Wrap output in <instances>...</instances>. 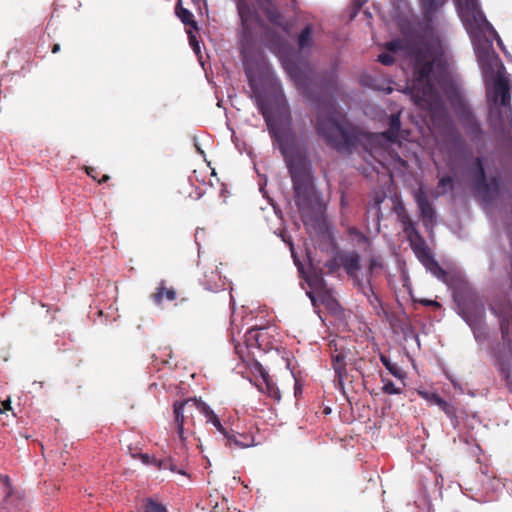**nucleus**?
I'll return each instance as SVG.
<instances>
[{"mask_svg":"<svg viewBox=\"0 0 512 512\" xmlns=\"http://www.w3.org/2000/svg\"><path fill=\"white\" fill-rule=\"evenodd\" d=\"M459 16L470 36L479 67L486 82L489 119L495 128L506 121L512 126L511 88L505 67L494 51L493 39L499 47L503 42L479 8L478 0H455Z\"/></svg>","mask_w":512,"mask_h":512,"instance_id":"1","label":"nucleus"},{"mask_svg":"<svg viewBox=\"0 0 512 512\" xmlns=\"http://www.w3.org/2000/svg\"><path fill=\"white\" fill-rule=\"evenodd\" d=\"M388 52L378 56L383 65H391L396 54L408 59L412 77L407 91L416 106L430 113L433 125L448 123L447 113L436 85L443 88L447 80V61L438 39L407 42L396 39L386 44Z\"/></svg>","mask_w":512,"mask_h":512,"instance_id":"2","label":"nucleus"},{"mask_svg":"<svg viewBox=\"0 0 512 512\" xmlns=\"http://www.w3.org/2000/svg\"><path fill=\"white\" fill-rule=\"evenodd\" d=\"M260 110L285 158L293 182L296 204L303 222L308 224L310 220L321 216L323 202L313 185L306 159L293 147L289 105L280 95L273 101L261 103Z\"/></svg>","mask_w":512,"mask_h":512,"instance_id":"3","label":"nucleus"},{"mask_svg":"<svg viewBox=\"0 0 512 512\" xmlns=\"http://www.w3.org/2000/svg\"><path fill=\"white\" fill-rule=\"evenodd\" d=\"M315 128L329 145L338 150H346L354 143L353 128L332 104L317 108Z\"/></svg>","mask_w":512,"mask_h":512,"instance_id":"4","label":"nucleus"},{"mask_svg":"<svg viewBox=\"0 0 512 512\" xmlns=\"http://www.w3.org/2000/svg\"><path fill=\"white\" fill-rule=\"evenodd\" d=\"M200 405H208L201 399L189 398L184 401H178L174 403V421L177 428V434L184 444V427L188 428L195 425L194 413L198 412L201 414Z\"/></svg>","mask_w":512,"mask_h":512,"instance_id":"5","label":"nucleus"},{"mask_svg":"<svg viewBox=\"0 0 512 512\" xmlns=\"http://www.w3.org/2000/svg\"><path fill=\"white\" fill-rule=\"evenodd\" d=\"M237 9L241 20V35L239 39L241 51L246 53L253 34L256 28L261 25V21L256 11L250 8L244 0H237Z\"/></svg>","mask_w":512,"mask_h":512,"instance_id":"6","label":"nucleus"},{"mask_svg":"<svg viewBox=\"0 0 512 512\" xmlns=\"http://www.w3.org/2000/svg\"><path fill=\"white\" fill-rule=\"evenodd\" d=\"M198 407L201 409V414L205 417L206 423L211 424L217 432L227 439V445H238L241 448H250L255 445L253 442L238 439L232 430L222 424L218 415L209 405H200Z\"/></svg>","mask_w":512,"mask_h":512,"instance_id":"7","label":"nucleus"},{"mask_svg":"<svg viewBox=\"0 0 512 512\" xmlns=\"http://www.w3.org/2000/svg\"><path fill=\"white\" fill-rule=\"evenodd\" d=\"M474 185L477 194L484 201L493 198L494 194L498 193L500 187L497 178H492L489 183L486 181L483 163L480 158H477L475 161Z\"/></svg>","mask_w":512,"mask_h":512,"instance_id":"8","label":"nucleus"},{"mask_svg":"<svg viewBox=\"0 0 512 512\" xmlns=\"http://www.w3.org/2000/svg\"><path fill=\"white\" fill-rule=\"evenodd\" d=\"M402 113V109H396L390 115L385 117L386 123L388 125V130L382 132L380 134H373L370 136L371 142H378L380 139H385L388 142H396L400 139H406V135L404 130H401L400 123V115Z\"/></svg>","mask_w":512,"mask_h":512,"instance_id":"9","label":"nucleus"},{"mask_svg":"<svg viewBox=\"0 0 512 512\" xmlns=\"http://www.w3.org/2000/svg\"><path fill=\"white\" fill-rule=\"evenodd\" d=\"M460 315L474 331L476 338L479 337L477 329L481 326L484 318V306L479 301H470L460 306Z\"/></svg>","mask_w":512,"mask_h":512,"instance_id":"10","label":"nucleus"},{"mask_svg":"<svg viewBox=\"0 0 512 512\" xmlns=\"http://www.w3.org/2000/svg\"><path fill=\"white\" fill-rule=\"evenodd\" d=\"M129 452L132 458L139 459L142 464L146 466H154L159 470L169 469L172 472L186 475V471L183 468H178L170 457L167 459H158L154 455L141 452V450H129Z\"/></svg>","mask_w":512,"mask_h":512,"instance_id":"11","label":"nucleus"},{"mask_svg":"<svg viewBox=\"0 0 512 512\" xmlns=\"http://www.w3.org/2000/svg\"><path fill=\"white\" fill-rule=\"evenodd\" d=\"M414 199L420 211V215L423 219V223L426 227L432 226L434 223L435 213L434 209L429 202L427 195L422 187H420L414 193Z\"/></svg>","mask_w":512,"mask_h":512,"instance_id":"12","label":"nucleus"},{"mask_svg":"<svg viewBox=\"0 0 512 512\" xmlns=\"http://www.w3.org/2000/svg\"><path fill=\"white\" fill-rule=\"evenodd\" d=\"M284 65L295 85L303 90H306L310 82V69L307 67L301 68L288 62H285Z\"/></svg>","mask_w":512,"mask_h":512,"instance_id":"13","label":"nucleus"},{"mask_svg":"<svg viewBox=\"0 0 512 512\" xmlns=\"http://www.w3.org/2000/svg\"><path fill=\"white\" fill-rule=\"evenodd\" d=\"M453 106H454L455 112L458 115V117L460 118L462 124L465 127L470 128L473 132L477 131L478 125L474 119V116L472 115L467 104L464 102V100L458 94H456L455 101L453 102Z\"/></svg>","mask_w":512,"mask_h":512,"instance_id":"14","label":"nucleus"},{"mask_svg":"<svg viewBox=\"0 0 512 512\" xmlns=\"http://www.w3.org/2000/svg\"><path fill=\"white\" fill-rule=\"evenodd\" d=\"M342 264L347 273L352 276L358 285L360 282L357 278V272L360 269V256L358 253L351 252L343 256Z\"/></svg>","mask_w":512,"mask_h":512,"instance_id":"15","label":"nucleus"},{"mask_svg":"<svg viewBox=\"0 0 512 512\" xmlns=\"http://www.w3.org/2000/svg\"><path fill=\"white\" fill-rule=\"evenodd\" d=\"M410 246L418 258V260L425 265L427 262H431V259L433 258L430 254L429 248L426 245L425 241L422 237L412 240L410 242Z\"/></svg>","mask_w":512,"mask_h":512,"instance_id":"16","label":"nucleus"},{"mask_svg":"<svg viewBox=\"0 0 512 512\" xmlns=\"http://www.w3.org/2000/svg\"><path fill=\"white\" fill-rule=\"evenodd\" d=\"M258 388L261 392L267 394L274 400L279 401L281 399L279 389L275 386L266 372H261V382L258 384Z\"/></svg>","mask_w":512,"mask_h":512,"instance_id":"17","label":"nucleus"},{"mask_svg":"<svg viewBox=\"0 0 512 512\" xmlns=\"http://www.w3.org/2000/svg\"><path fill=\"white\" fill-rule=\"evenodd\" d=\"M256 2L271 23L277 26H282L281 16L271 0H256Z\"/></svg>","mask_w":512,"mask_h":512,"instance_id":"18","label":"nucleus"},{"mask_svg":"<svg viewBox=\"0 0 512 512\" xmlns=\"http://www.w3.org/2000/svg\"><path fill=\"white\" fill-rule=\"evenodd\" d=\"M415 504L418 508H422L427 512H432L433 507L431 503V498L425 484L424 478L419 479V496L418 499L415 500Z\"/></svg>","mask_w":512,"mask_h":512,"instance_id":"19","label":"nucleus"},{"mask_svg":"<svg viewBox=\"0 0 512 512\" xmlns=\"http://www.w3.org/2000/svg\"><path fill=\"white\" fill-rule=\"evenodd\" d=\"M447 0H420L425 16L429 19L440 11Z\"/></svg>","mask_w":512,"mask_h":512,"instance_id":"20","label":"nucleus"},{"mask_svg":"<svg viewBox=\"0 0 512 512\" xmlns=\"http://www.w3.org/2000/svg\"><path fill=\"white\" fill-rule=\"evenodd\" d=\"M333 368L338 376L339 382L342 383L346 375V355L344 353L333 356Z\"/></svg>","mask_w":512,"mask_h":512,"instance_id":"21","label":"nucleus"},{"mask_svg":"<svg viewBox=\"0 0 512 512\" xmlns=\"http://www.w3.org/2000/svg\"><path fill=\"white\" fill-rule=\"evenodd\" d=\"M312 26L307 25L300 33L298 37V46L301 50H305L312 45Z\"/></svg>","mask_w":512,"mask_h":512,"instance_id":"22","label":"nucleus"},{"mask_svg":"<svg viewBox=\"0 0 512 512\" xmlns=\"http://www.w3.org/2000/svg\"><path fill=\"white\" fill-rule=\"evenodd\" d=\"M143 512H168L164 504L148 497L143 502Z\"/></svg>","mask_w":512,"mask_h":512,"instance_id":"23","label":"nucleus"},{"mask_svg":"<svg viewBox=\"0 0 512 512\" xmlns=\"http://www.w3.org/2000/svg\"><path fill=\"white\" fill-rule=\"evenodd\" d=\"M402 222H403V231L406 234L409 242L421 237L420 234L418 233L414 223L408 217H405Z\"/></svg>","mask_w":512,"mask_h":512,"instance_id":"24","label":"nucleus"},{"mask_svg":"<svg viewBox=\"0 0 512 512\" xmlns=\"http://www.w3.org/2000/svg\"><path fill=\"white\" fill-rule=\"evenodd\" d=\"M176 14L185 25H191L194 29H196V23L193 20V14L188 9L179 6L176 8Z\"/></svg>","mask_w":512,"mask_h":512,"instance_id":"25","label":"nucleus"},{"mask_svg":"<svg viewBox=\"0 0 512 512\" xmlns=\"http://www.w3.org/2000/svg\"><path fill=\"white\" fill-rule=\"evenodd\" d=\"M427 270H429L435 277L444 281L446 277V272L438 265V263L431 259V262H427L425 265Z\"/></svg>","mask_w":512,"mask_h":512,"instance_id":"26","label":"nucleus"},{"mask_svg":"<svg viewBox=\"0 0 512 512\" xmlns=\"http://www.w3.org/2000/svg\"><path fill=\"white\" fill-rule=\"evenodd\" d=\"M164 298L170 301L174 300L176 298L175 291L173 289L160 287L158 292L155 294V301L160 303Z\"/></svg>","mask_w":512,"mask_h":512,"instance_id":"27","label":"nucleus"},{"mask_svg":"<svg viewBox=\"0 0 512 512\" xmlns=\"http://www.w3.org/2000/svg\"><path fill=\"white\" fill-rule=\"evenodd\" d=\"M381 362L391 374L397 378H402L401 370L395 364H392L386 357L381 356Z\"/></svg>","mask_w":512,"mask_h":512,"instance_id":"28","label":"nucleus"},{"mask_svg":"<svg viewBox=\"0 0 512 512\" xmlns=\"http://www.w3.org/2000/svg\"><path fill=\"white\" fill-rule=\"evenodd\" d=\"M383 391L390 395L401 393V389L399 387H397L392 381L386 379H383Z\"/></svg>","mask_w":512,"mask_h":512,"instance_id":"29","label":"nucleus"},{"mask_svg":"<svg viewBox=\"0 0 512 512\" xmlns=\"http://www.w3.org/2000/svg\"><path fill=\"white\" fill-rule=\"evenodd\" d=\"M419 395L427 400L430 404L437 405V402L441 403V397L437 393H429L426 391H419Z\"/></svg>","mask_w":512,"mask_h":512,"instance_id":"30","label":"nucleus"},{"mask_svg":"<svg viewBox=\"0 0 512 512\" xmlns=\"http://www.w3.org/2000/svg\"><path fill=\"white\" fill-rule=\"evenodd\" d=\"M384 149L381 147H373L370 151L371 156H373L375 159H377L381 164L384 165V161L386 160L384 156Z\"/></svg>","mask_w":512,"mask_h":512,"instance_id":"31","label":"nucleus"},{"mask_svg":"<svg viewBox=\"0 0 512 512\" xmlns=\"http://www.w3.org/2000/svg\"><path fill=\"white\" fill-rule=\"evenodd\" d=\"M453 180L451 177L446 176L442 177L439 180L438 188L441 190V193H445L447 190H449L452 187Z\"/></svg>","mask_w":512,"mask_h":512,"instance_id":"32","label":"nucleus"},{"mask_svg":"<svg viewBox=\"0 0 512 512\" xmlns=\"http://www.w3.org/2000/svg\"><path fill=\"white\" fill-rule=\"evenodd\" d=\"M188 35H189V43L192 46L193 50L195 51V53H199L200 45H199V42L197 41L195 35L192 34L191 30L188 31Z\"/></svg>","mask_w":512,"mask_h":512,"instance_id":"33","label":"nucleus"},{"mask_svg":"<svg viewBox=\"0 0 512 512\" xmlns=\"http://www.w3.org/2000/svg\"><path fill=\"white\" fill-rule=\"evenodd\" d=\"M359 286L361 287L362 292H363L364 295H366L368 298L373 297L374 299L377 300V297L374 294V292L372 291V288H371L369 283H367L366 285H361L360 284ZM369 302H372V299H369Z\"/></svg>","mask_w":512,"mask_h":512,"instance_id":"34","label":"nucleus"},{"mask_svg":"<svg viewBox=\"0 0 512 512\" xmlns=\"http://www.w3.org/2000/svg\"><path fill=\"white\" fill-rule=\"evenodd\" d=\"M501 331H502V335L505 339H507L508 341H510V337H509V321L508 320H502L501 321Z\"/></svg>","mask_w":512,"mask_h":512,"instance_id":"35","label":"nucleus"},{"mask_svg":"<svg viewBox=\"0 0 512 512\" xmlns=\"http://www.w3.org/2000/svg\"><path fill=\"white\" fill-rule=\"evenodd\" d=\"M371 81L372 80H370V79H365V80H363V84L367 85V86H369V87H371L373 89H376V90H383L387 94L392 92V88L391 87H387L386 89H384V88H381L380 86H377V85H374V84L370 83Z\"/></svg>","mask_w":512,"mask_h":512,"instance_id":"36","label":"nucleus"},{"mask_svg":"<svg viewBox=\"0 0 512 512\" xmlns=\"http://www.w3.org/2000/svg\"><path fill=\"white\" fill-rule=\"evenodd\" d=\"M381 267V264L379 263V261L376 259V258H372L370 260V263H369V270L370 272L372 273L374 270H376L377 268H380Z\"/></svg>","mask_w":512,"mask_h":512,"instance_id":"37","label":"nucleus"},{"mask_svg":"<svg viewBox=\"0 0 512 512\" xmlns=\"http://www.w3.org/2000/svg\"><path fill=\"white\" fill-rule=\"evenodd\" d=\"M0 481L3 483V485L7 488H11V481H10V478L9 476L7 475H1L0 474Z\"/></svg>","mask_w":512,"mask_h":512,"instance_id":"38","label":"nucleus"},{"mask_svg":"<svg viewBox=\"0 0 512 512\" xmlns=\"http://www.w3.org/2000/svg\"><path fill=\"white\" fill-rule=\"evenodd\" d=\"M485 450L483 449H480L478 450V453L475 455L476 457V462H478L479 464H482L483 463V459H485V453H484Z\"/></svg>","mask_w":512,"mask_h":512,"instance_id":"39","label":"nucleus"},{"mask_svg":"<svg viewBox=\"0 0 512 512\" xmlns=\"http://www.w3.org/2000/svg\"><path fill=\"white\" fill-rule=\"evenodd\" d=\"M437 406H439L445 413L449 412V404L441 398V403L437 402Z\"/></svg>","mask_w":512,"mask_h":512,"instance_id":"40","label":"nucleus"},{"mask_svg":"<svg viewBox=\"0 0 512 512\" xmlns=\"http://www.w3.org/2000/svg\"><path fill=\"white\" fill-rule=\"evenodd\" d=\"M86 172L89 176H91L92 178L96 179V174H97V171L96 169L94 168H91V167H87L86 168Z\"/></svg>","mask_w":512,"mask_h":512,"instance_id":"41","label":"nucleus"},{"mask_svg":"<svg viewBox=\"0 0 512 512\" xmlns=\"http://www.w3.org/2000/svg\"><path fill=\"white\" fill-rule=\"evenodd\" d=\"M442 485H443V477H442V475L436 476V478H435V486H439L441 488Z\"/></svg>","mask_w":512,"mask_h":512,"instance_id":"42","label":"nucleus"},{"mask_svg":"<svg viewBox=\"0 0 512 512\" xmlns=\"http://www.w3.org/2000/svg\"><path fill=\"white\" fill-rule=\"evenodd\" d=\"M423 303H424L425 305H435V306H440L438 302L433 301V300H425V301H423Z\"/></svg>","mask_w":512,"mask_h":512,"instance_id":"43","label":"nucleus"},{"mask_svg":"<svg viewBox=\"0 0 512 512\" xmlns=\"http://www.w3.org/2000/svg\"><path fill=\"white\" fill-rule=\"evenodd\" d=\"M480 470H481L482 474L488 475V473H489L488 465L487 464H485L484 467H481Z\"/></svg>","mask_w":512,"mask_h":512,"instance_id":"44","label":"nucleus"},{"mask_svg":"<svg viewBox=\"0 0 512 512\" xmlns=\"http://www.w3.org/2000/svg\"><path fill=\"white\" fill-rule=\"evenodd\" d=\"M59 50H60V45H59V44H55V45L53 46L52 52H53V53H56V52H58Z\"/></svg>","mask_w":512,"mask_h":512,"instance_id":"45","label":"nucleus"},{"mask_svg":"<svg viewBox=\"0 0 512 512\" xmlns=\"http://www.w3.org/2000/svg\"><path fill=\"white\" fill-rule=\"evenodd\" d=\"M415 451H416V453H412V457L417 458V455H420L421 452H423L424 450L417 449Z\"/></svg>","mask_w":512,"mask_h":512,"instance_id":"46","label":"nucleus"},{"mask_svg":"<svg viewBox=\"0 0 512 512\" xmlns=\"http://www.w3.org/2000/svg\"><path fill=\"white\" fill-rule=\"evenodd\" d=\"M306 280H307V282H308V284H309L310 286H314V285H315L314 280H312L310 277H308V276H307Z\"/></svg>","mask_w":512,"mask_h":512,"instance_id":"47","label":"nucleus"},{"mask_svg":"<svg viewBox=\"0 0 512 512\" xmlns=\"http://www.w3.org/2000/svg\"><path fill=\"white\" fill-rule=\"evenodd\" d=\"M4 406V409L7 410V409H10V401H6L2 404Z\"/></svg>","mask_w":512,"mask_h":512,"instance_id":"48","label":"nucleus"},{"mask_svg":"<svg viewBox=\"0 0 512 512\" xmlns=\"http://www.w3.org/2000/svg\"><path fill=\"white\" fill-rule=\"evenodd\" d=\"M308 297L311 299L312 302H314V297L311 292H307Z\"/></svg>","mask_w":512,"mask_h":512,"instance_id":"49","label":"nucleus"},{"mask_svg":"<svg viewBox=\"0 0 512 512\" xmlns=\"http://www.w3.org/2000/svg\"><path fill=\"white\" fill-rule=\"evenodd\" d=\"M109 179L108 175H104L103 178L100 180V182H104Z\"/></svg>","mask_w":512,"mask_h":512,"instance_id":"50","label":"nucleus"},{"mask_svg":"<svg viewBox=\"0 0 512 512\" xmlns=\"http://www.w3.org/2000/svg\"><path fill=\"white\" fill-rule=\"evenodd\" d=\"M289 246H290V250L292 252V255L294 256L293 244L291 242H289Z\"/></svg>","mask_w":512,"mask_h":512,"instance_id":"51","label":"nucleus"},{"mask_svg":"<svg viewBox=\"0 0 512 512\" xmlns=\"http://www.w3.org/2000/svg\"><path fill=\"white\" fill-rule=\"evenodd\" d=\"M41 451H42V456H43L44 458H46V457H47V454H46V451H47V450L42 449Z\"/></svg>","mask_w":512,"mask_h":512,"instance_id":"52","label":"nucleus"},{"mask_svg":"<svg viewBox=\"0 0 512 512\" xmlns=\"http://www.w3.org/2000/svg\"><path fill=\"white\" fill-rule=\"evenodd\" d=\"M395 160L403 164V161L401 160V158H400V157H398V156H397V157L395 158Z\"/></svg>","mask_w":512,"mask_h":512,"instance_id":"53","label":"nucleus"},{"mask_svg":"<svg viewBox=\"0 0 512 512\" xmlns=\"http://www.w3.org/2000/svg\"><path fill=\"white\" fill-rule=\"evenodd\" d=\"M255 337H256L257 340L259 339V337H260L259 332H257V334H255Z\"/></svg>","mask_w":512,"mask_h":512,"instance_id":"54","label":"nucleus"},{"mask_svg":"<svg viewBox=\"0 0 512 512\" xmlns=\"http://www.w3.org/2000/svg\"><path fill=\"white\" fill-rule=\"evenodd\" d=\"M239 436H240L241 438L246 439V437H245L243 434H239Z\"/></svg>","mask_w":512,"mask_h":512,"instance_id":"55","label":"nucleus"},{"mask_svg":"<svg viewBox=\"0 0 512 512\" xmlns=\"http://www.w3.org/2000/svg\"><path fill=\"white\" fill-rule=\"evenodd\" d=\"M3 411V409L0 407V413Z\"/></svg>","mask_w":512,"mask_h":512,"instance_id":"56","label":"nucleus"}]
</instances>
